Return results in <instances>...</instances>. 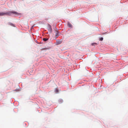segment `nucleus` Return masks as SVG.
<instances>
[{
  "label": "nucleus",
  "instance_id": "nucleus-5",
  "mask_svg": "<svg viewBox=\"0 0 128 128\" xmlns=\"http://www.w3.org/2000/svg\"><path fill=\"white\" fill-rule=\"evenodd\" d=\"M62 42V41L60 40H58L56 42V43L58 44H61Z\"/></svg>",
  "mask_w": 128,
  "mask_h": 128
},
{
  "label": "nucleus",
  "instance_id": "nucleus-3",
  "mask_svg": "<svg viewBox=\"0 0 128 128\" xmlns=\"http://www.w3.org/2000/svg\"><path fill=\"white\" fill-rule=\"evenodd\" d=\"M55 33H56L55 37L56 38L58 36V32L57 30H55Z\"/></svg>",
  "mask_w": 128,
  "mask_h": 128
},
{
  "label": "nucleus",
  "instance_id": "nucleus-9",
  "mask_svg": "<svg viewBox=\"0 0 128 128\" xmlns=\"http://www.w3.org/2000/svg\"><path fill=\"white\" fill-rule=\"evenodd\" d=\"M96 44H96V43H93L92 44V46L96 45Z\"/></svg>",
  "mask_w": 128,
  "mask_h": 128
},
{
  "label": "nucleus",
  "instance_id": "nucleus-6",
  "mask_svg": "<svg viewBox=\"0 0 128 128\" xmlns=\"http://www.w3.org/2000/svg\"><path fill=\"white\" fill-rule=\"evenodd\" d=\"M8 24L9 25H10V26H14V24H12V23H11L8 22Z\"/></svg>",
  "mask_w": 128,
  "mask_h": 128
},
{
  "label": "nucleus",
  "instance_id": "nucleus-2",
  "mask_svg": "<svg viewBox=\"0 0 128 128\" xmlns=\"http://www.w3.org/2000/svg\"><path fill=\"white\" fill-rule=\"evenodd\" d=\"M48 30L51 33L52 32V29L51 26L50 25H49L48 28Z\"/></svg>",
  "mask_w": 128,
  "mask_h": 128
},
{
  "label": "nucleus",
  "instance_id": "nucleus-10",
  "mask_svg": "<svg viewBox=\"0 0 128 128\" xmlns=\"http://www.w3.org/2000/svg\"><path fill=\"white\" fill-rule=\"evenodd\" d=\"M104 34V33H102V35H103V34Z\"/></svg>",
  "mask_w": 128,
  "mask_h": 128
},
{
  "label": "nucleus",
  "instance_id": "nucleus-11",
  "mask_svg": "<svg viewBox=\"0 0 128 128\" xmlns=\"http://www.w3.org/2000/svg\"><path fill=\"white\" fill-rule=\"evenodd\" d=\"M56 91L57 92H58V90H56Z\"/></svg>",
  "mask_w": 128,
  "mask_h": 128
},
{
  "label": "nucleus",
  "instance_id": "nucleus-1",
  "mask_svg": "<svg viewBox=\"0 0 128 128\" xmlns=\"http://www.w3.org/2000/svg\"><path fill=\"white\" fill-rule=\"evenodd\" d=\"M12 13H13L15 14H18L19 13L17 12L14 11H9L6 12H2L0 13V16H2L4 15H11Z\"/></svg>",
  "mask_w": 128,
  "mask_h": 128
},
{
  "label": "nucleus",
  "instance_id": "nucleus-7",
  "mask_svg": "<svg viewBox=\"0 0 128 128\" xmlns=\"http://www.w3.org/2000/svg\"><path fill=\"white\" fill-rule=\"evenodd\" d=\"M48 40V38H43V40L44 41H45V42L47 41Z\"/></svg>",
  "mask_w": 128,
  "mask_h": 128
},
{
  "label": "nucleus",
  "instance_id": "nucleus-8",
  "mask_svg": "<svg viewBox=\"0 0 128 128\" xmlns=\"http://www.w3.org/2000/svg\"><path fill=\"white\" fill-rule=\"evenodd\" d=\"M103 38L102 37L100 38L99 39V40L100 41H102L103 40Z\"/></svg>",
  "mask_w": 128,
  "mask_h": 128
},
{
  "label": "nucleus",
  "instance_id": "nucleus-4",
  "mask_svg": "<svg viewBox=\"0 0 128 128\" xmlns=\"http://www.w3.org/2000/svg\"><path fill=\"white\" fill-rule=\"evenodd\" d=\"M68 26L70 28H72V25L70 22H68L67 24Z\"/></svg>",
  "mask_w": 128,
  "mask_h": 128
}]
</instances>
